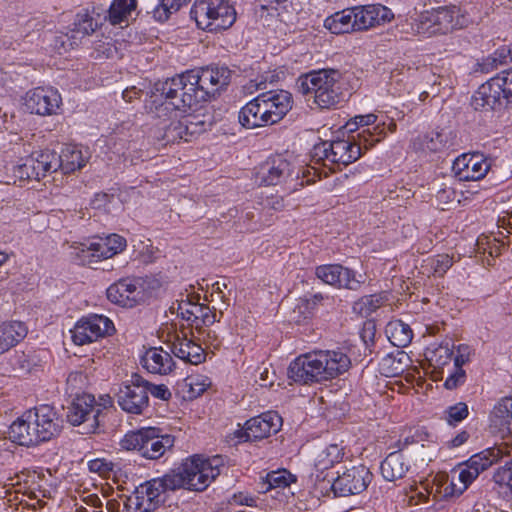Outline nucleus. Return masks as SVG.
Instances as JSON below:
<instances>
[{
	"label": "nucleus",
	"mask_w": 512,
	"mask_h": 512,
	"mask_svg": "<svg viewBox=\"0 0 512 512\" xmlns=\"http://www.w3.org/2000/svg\"><path fill=\"white\" fill-rule=\"evenodd\" d=\"M352 9L355 31L367 30L389 22L393 18L391 10L382 5H367Z\"/></svg>",
	"instance_id": "23"
},
{
	"label": "nucleus",
	"mask_w": 512,
	"mask_h": 512,
	"mask_svg": "<svg viewBox=\"0 0 512 512\" xmlns=\"http://www.w3.org/2000/svg\"><path fill=\"white\" fill-rule=\"evenodd\" d=\"M115 332L113 322L104 315L92 314L82 317L71 330L76 345H85Z\"/></svg>",
	"instance_id": "12"
},
{
	"label": "nucleus",
	"mask_w": 512,
	"mask_h": 512,
	"mask_svg": "<svg viewBox=\"0 0 512 512\" xmlns=\"http://www.w3.org/2000/svg\"><path fill=\"white\" fill-rule=\"evenodd\" d=\"M190 16L204 30L221 31L236 21V10L228 0H196Z\"/></svg>",
	"instance_id": "6"
},
{
	"label": "nucleus",
	"mask_w": 512,
	"mask_h": 512,
	"mask_svg": "<svg viewBox=\"0 0 512 512\" xmlns=\"http://www.w3.org/2000/svg\"><path fill=\"white\" fill-rule=\"evenodd\" d=\"M353 9H345L329 16L324 21V26L333 34H344L355 31L353 22Z\"/></svg>",
	"instance_id": "35"
},
{
	"label": "nucleus",
	"mask_w": 512,
	"mask_h": 512,
	"mask_svg": "<svg viewBox=\"0 0 512 512\" xmlns=\"http://www.w3.org/2000/svg\"><path fill=\"white\" fill-rule=\"evenodd\" d=\"M10 365L14 372H27L30 368V363L24 353H16L10 358Z\"/></svg>",
	"instance_id": "61"
},
{
	"label": "nucleus",
	"mask_w": 512,
	"mask_h": 512,
	"mask_svg": "<svg viewBox=\"0 0 512 512\" xmlns=\"http://www.w3.org/2000/svg\"><path fill=\"white\" fill-rule=\"evenodd\" d=\"M97 242L95 238L86 243H75L71 246V256L80 265H92L100 261L102 256L96 251Z\"/></svg>",
	"instance_id": "36"
},
{
	"label": "nucleus",
	"mask_w": 512,
	"mask_h": 512,
	"mask_svg": "<svg viewBox=\"0 0 512 512\" xmlns=\"http://www.w3.org/2000/svg\"><path fill=\"white\" fill-rule=\"evenodd\" d=\"M315 275L325 284L353 291L359 290L365 281L363 275L340 264L320 265L316 267Z\"/></svg>",
	"instance_id": "17"
},
{
	"label": "nucleus",
	"mask_w": 512,
	"mask_h": 512,
	"mask_svg": "<svg viewBox=\"0 0 512 512\" xmlns=\"http://www.w3.org/2000/svg\"><path fill=\"white\" fill-rule=\"evenodd\" d=\"M177 315L183 320L195 324L196 329L210 326L216 321V314L204 304L194 303L189 299L181 300L178 304Z\"/></svg>",
	"instance_id": "25"
},
{
	"label": "nucleus",
	"mask_w": 512,
	"mask_h": 512,
	"mask_svg": "<svg viewBox=\"0 0 512 512\" xmlns=\"http://www.w3.org/2000/svg\"><path fill=\"white\" fill-rule=\"evenodd\" d=\"M438 205H442L441 209H450L455 204L460 203L458 193L452 187H444L438 190L436 194Z\"/></svg>",
	"instance_id": "55"
},
{
	"label": "nucleus",
	"mask_w": 512,
	"mask_h": 512,
	"mask_svg": "<svg viewBox=\"0 0 512 512\" xmlns=\"http://www.w3.org/2000/svg\"><path fill=\"white\" fill-rule=\"evenodd\" d=\"M469 437L470 435L467 431H461L448 442V446L452 448L459 447L463 445L469 439Z\"/></svg>",
	"instance_id": "63"
},
{
	"label": "nucleus",
	"mask_w": 512,
	"mask_h": 512,
	"mask_svg": "<svg viewBox=\"0 0 512 512\" xmlns=\"http://www.w3.org/2000/svg\"><path fill=\"white\" fill-rule=\"evenodd\" d=\"M446 138L440 132H430L413 140V148L422 152H438L446 147Z\"/></svg>",
	"instance_id": "42"
},
{
	"label": "nucleus",
	"mask_w": 512,
	"mask_h": 512,
	"mask_svg": "<svg viewBox=\"0 0 512 512\" xmlns=\"http://www.w3.org/2000/svg\"><path fill=\"white\" fill-rule=\"evenodd\" d=\"M186 385L189 387V391L192 397L200 396L210 385L205 382H198L196 378L189 377L186 379Z\"/></svg>",
	"instance_id": "62"
},
{
	"label": "nucleus",
	"mask_w": 512,
	"mask_h": 512,
	"mask_svg": "<svg viewBox=\"0 0 512 512\" xmlns=\"http://www.w3.org/2000/svg\"><path fill=\"white\" fill-rule=\"evenodd\" d=\"M282 419L276 412H266L246 421L244 429L240 430L237 437L242 441H257L277 433Z\"/></svg>",
	"instance_id": "18"
},
{
	"label": "nucleus",
	"mask_w": 512,
	"mask_h": 512,
	"mask_svg": "<svg viewBox=\"0 0 512 512\" xmlns=\"http://www.w3.org/2000/svg\"><path fill=\"white\" fill-rule=\"evenodd\" d=\"M386 332L389 340L396 347H406L413 338V332L410 326L401 320H395L387 325Z\"/></svg>",
	"instance_id": "38"
},
{
	"label": "nucleus",
	"mask_w": 512,
	"mask_h": 512,
	"mask_svg": "<svg viewBox=\"0 0 512 512\" xmlns=\"http://www.w3.org/2000/svg\"><path fill=\"white\" fill-rule=\"evenodd\" d=\"M386 301L387 298L381 294L366 295L355 302L354 310L367 317L380 308Z\"/></svg>",
	"instance_id": "48"
},
{
	"label": "nucleus",
	"mask_w": 512,
	"mask_h": 512,
	"mask_svg": "<svg viewBox=\"0 0 512 512\" xmlns=\"http://www.w3.org/2000/svg\"><path fill=\"white\" fill-rule=\"evenodd\" d=\"M343 457L344 448L338 444H330L318 453L315 460V469L323 472L333 467L336 463L341 462Z\"/></svg>",
	"instance_id": "39"
},
{
	"label": "nucleus",
	"mask_w": 512,
	"mask_h": 512,
	"mask_svg": "<svg viewBox=\"0 0 512 512\" xmlns=\"http://www.w3.org/2000/svg\"><path fill=\"white\" fill-rule=\"evenodd\" d=\"M221 466L222 458L220 456L204 459L194 455L186 459L177 471L170 472V475H178L183 478L185 484L181 488L201 492L220 475Z\"/></svg>",
	"instance_id": "7"
},
{
	"label": "nucleus",
	"mask_w": 512,
	"mask_h": 512,
	"mask_svg": "<svg viewBox=\"0 0 512 512\" xmlns=\"http://www.w3.org/2000/svg\"><path fill=\"white\" fill-rule=\"evenodd\" d=\"M145 282L141 278H124L109 286L107 298L115 304L132 308L146 299Z\"/></svg>",
	"instance_id": "15"
},
{
	"label": "nucleus",
	"mask_w": 512,
	"mask_h": 512,
	"mask_svg": "<svg viewBox=\"0 0 512 512\" xmlns=\"http://www.w3.org/2000/svg\"><path fill=\"white\" fill-rule=\"evenodd\" d=\"M292 482H296V476L283 469L267 473L266 476L262 478V481L259 483V485L261 492L265 493L271 489H284L288 487Z\"/></svg>",
	"instance_id": "40"
},
{
	"label": "nucleus",
	"mask_w": 512,
	"mask_h": 512,
	"mask_svg": "<svg viewBox=\"0 0 512 512\" xmlns=\"http://www.w3.org/2000/svg\"><path fill=\"white\" fill-rule=\"evenodd\" d=\"M466 381V372L463 368H453L444 382V387L448 390H454L462 386Z\"/></svg>",
	"instance_id": "57"
},
{
	"label": "nucleus",
	"mask_w": 512,
	"mask_h": 512,
	"mask_svg": "<svg viewBox=\"0 0 512 512\" xmlns=\"http://www.w3.org/2000/svg\"><path fill=\"white\" fill-rule=\"evenodd\" d=\"M491 422L501 431L512 429V398L501 399L491 413Z\"/></svg>",
	"instance_id": "37"
},
{
	"label": "nucleus",
	"mask_w": 512,
	"mask_h": 512,
	"mask_svg": "<svg viewBox=\"0 0 512 512\" xmlns=\"http://www.w3.org/2000/svg\"><path fill=\"white\" fill-rule=\"evenodd\" d=\"M145 387H147V396L151 394L154 398L168 401L172 397V393L165 384H152L145 379Z\"/></svg>",
	"instance_id": "58"
},
{
	"label": "nucleus",
	"mask_w": 512,
	"mask_h": 512,
	"mask_svg": "<svg viewBox=\"0 0 512 512\" xmlns=\"http://www.w3.org/2000/svg\"><path fill=\"white\" fill-rule=\"evenodd\" d=\"M374 331H375V325L372 322L365 324L363 331L361 333V338L365 342L366 345H368L369 341L373 342Z\"/></svg>",
	"instance_id": "64"
},
{
	"label": "nucleus",
	"mask_w": 512,
	"mask_h": 512,
	"mask_svg": "<svg viewBox=\"0 0 512 512\" xmlns=\"http://www.w3.org/2000/svg\"><path fill=\"white\" fill-rule=\"evenodd\" d=\"M350 365V358L340 350H318L294 359L287 374L295 383L309 385L336 378L348 371Z\"/></svg>",
	"instance_id": "1"
},
{
	"label": "nucleus",
	"mask_w": 512,
	"mask_h": 512,
	"mask_svg": "<svg viewBox=\"0 0 512 512\" xmlns=\"http://www.w3.org/2000/svg\"><path fill=\"white\" fill-rule=\"evenodd\" d=\"M141 365L150 373L166 375L175 365L171 355L161 347H151L141 357Z\"/></svg>",
	"instance_id": "29"
},
{
	"label": "nucleus",
	"mask_w": 512,
	"mask_h": 512,
	"mask_svg": "<svg viewBox=\"0 0 512 512\" xmlns=\"http://www.w3.org/2000/svg\"><path fill=\"white\" fill-rule=\"evenodd\" d=\"M62 103L57 90L48 87H37L27 92L25 106L32 114L50 116L57 113Z\"/></svg>",
	"instance_id": "19"
},
{
	"label": "nucleus",
	"mask_w": 512,
	"mask_h": 512,
	"mask_svg": "<svg viewBox=\"0 0 512 512\" xmlns=\"http://www.w3.org/2000/svg\"><path fill=\"white\" fill-rule=\"evenodd\" d=\"M182 123L185 142L192 141L206 131L205 122L198 120L197 117H184Z\"/></svg>",
	"instance_id": "53"
},
{
	"label": "nucleus",
	"mask_w": 512,
	"mask_h": 512,
	"mask_svg": "<svg viewBox=\"0 0 512 512\" xmlns=\"http://www.w3.org/2000/svg\"><path fill=\"white\" fill-rule=\"evenodd\" d=\"M90 472L98 473L102 477H108L112 471L113 464L105 459H93L88 462Z\"/></svg>",
	"instance_id": "59"
},
{
	"label": "nucleus",
	"mask_w": 512,
	"mask_h": 512,
	"mask_svg": "<svg viewBox=\"0 0 512 512\" xmlns=\"http://www.w3.org/2000/svg\"><path fill=\"white\" fill-rule=\"evenodd\" d=\"M262 107L263 103L259 101L258 95L241 108L238 116L239 123L247 129L271 125L266 117L268 110Z\"/></svg>",
	"instance_id": "30"
},
{
	"label": "nucleus",
	"mask_w": 512,
	"mask_h": 512,
	"mask_svg": "<svg viewBox=\"0 0 512 512\" xmlns=\"http://www.w3.org/2000/svg\"><path fill=\"white\" fill-rule=\"evenodd\" d=\"M136 0H114L110 5L108 17L111 24L116 25L125 21L136 9Z\"/></svg>",
	"instance_id": "45"
},
{
	"label": "nucleus",
	"mask_w": 512,
	"mask_h": 512,
	"mask_svg": "<svg viewBox=\"0 0 512 512\" xmlns=\"http://www.w3.org/2000/svg\"><path fill=\"white\" fill-rule=\"evenodd\" d=\"M372 479L373 474L366 466H352L333 479L331 489L339 497L356 495L365 491Z\"/></svg>",
	"instance_id": "13"
},
{
	"label": "nucleus",
	"mask_w": 512,
	"mask_h": 512,
	"mask_svg": "<svg viewBox=\"0 0 512 512\" xmlns=\"http://www.w3.org/2000/svg\"><path fill=\"white\" fill-rule=\"evenodd\" d=\"M33 425L39 430L42 442L56 438L62 430L63 420L56 409L50 405H40L30 409Z\"/></svg>",
	"instance_id": "20"
},
{
	"label": "nucleus",
	"mask_w": 512,
	"mask_h": 512,
	"mask_svg": "<svg viewBox=\"0 0 512 512\" xmlns=\"http://www.w3.org/2000/svg\"><path fill=\"white\" fill-rule=\"evenodd\" d=\"M426 358L435 371L443 373V369L449 366L453 359V350L447 345H440L436 349L429 351Z\"/></svg>",
	"instance_id": "47"
},
{
	"label": "nucleus",
	"mask_w": 512,
	"mask_h": 512,
	"mask_svg": "<svg viewBox=\"0 0 512 512\" xmlns=\"http://www.w3.org/2000/svg\"><path fill=\"white\" fill-rule=\"evenodd\" d=\"M196 90L188 71L157 82L150 109L158 118L176 111L187 112L201 102Z\"/></svg>",
	"instance_id": "3"
},
{
	"label": "nucleus",
	"mask_w": 512,
	"mask_h": 512,
	"mask_svg": "<svg viewBox=\"0 0 512 512\" xmlns=\"http://www.w3.org/2000/svg\"><path fill=\"white\" fill-rule=\"evenodd\" d=\"M150 434V427L141 428L135 431H130L120 441L122 449L127 451H136L141 456L144 452V446L146 440H148Z\"/></svg>",
	"instance_id": "43"
},
{
	"label": "nucleus",
	"mask_w": 512,
	"mask_h": 512,
	"mask_svg": "<svg viewBox=\"0 0 512 512\" xmlns=\"http://www.w3.org/2000/svg\"><path fill=\"white\" fill-rule=\"evenodd\" d=\"M101 408L91 394L77 395L67 408V421L73 426L85 425L84 433H95L99 427Z\"/></svg>",
	"instance_id": "11"
},
{
	"label": "nucleus",
	"mask_w": 512,
	"mask_h": 512,
	"mask_svg": "<svg viewBox=\"0 0 512 512\" xmlns=\"http://www.w3.org/2000/svg\"><path fill=\"white\" fill-rule=\"evenodd\" d=\"M493 481L507 497L512 498V460L494 472Z\"/></svg>",
	"instance_id": "50"
},
{
	"label": "nucleus",
	"mask_w": 512,
	"mask_h": 512,
	"mask_svg": "<svg viewBox=\"0 0 512 512\" xmlns=\"http://www.w3.org/2000/svg\"><path fill=\"white\" fill-rule=\"evenodd\" d=\"M259 101H262L263 107L267 109L266 117L271 125L281 121L292 109L293 97L286 90L268 91L259 94Z\"/></svg>",
	"instance_id": "21"
},
{
	"label": "nucleus",
	"mask_w": 512,
	"mask_h": 512,
	"mask_svg": "<svg viewBox=\"0 0 512 512\" xmlns=\"http://www.w3.org/2000/svg\"><path fill=\"white\" fill-rule=\"evenodd\" d=\"M188 77L197 88L200 101L206 102L226 89L231 81L232 71L226 66L211 65L188 70Z\"/></svg>",
	"instance_id": "9"
},
{
	"label": "nucleus",
	"mask_w": 512,
	"mask_h": 512,
	"mask_svg": "<svg viewBox=\"0 0 512 512\" xmlns=\"http://www.w3.org/2000/svg\"><path fill=\"white\" fill-rule=\"evenodd\" d=\"M509 53L510 52L508 51L507 46L498 48L493 54L483 59V61L479 64L480 70L484 73H490L502 65H507L509 63Z\"/></svg>",
	"instance_id": "49"
},
{
	"label": "nucleus",
	"mask_w": 512,
	"mask_h": 512,
	"mask_svg": "<svg viewBox=\"0 0 512 512\" xmlns=\"http://www.w3.org/2000/svg\"><path fill=\"white\" fill-rule=\"evenodd\" d=\"M124 507L127 512H150L155 509L153 502L148 499V495L141 484L126 498Z\"/></svg>",
	"instance_id": "44"
},
{
	"label": "nucleus",
	"mask_w": 512,
	"mask_h": 512,
	"mask_svg": "<svg viewBox=\"0 0 512 512\" xmlns=\"http://www.w3.org/2000/svg\"><path fill=\"white\" fill-rule=\"evenodd\" d=\"M400 355L401 358H399V352H397L396 354H389L383 358L381 367L386 375L396 376L403 371L402 358H408V356L403 353H400Z\"/></svg>",
	"instance_id": "54"
},
{
	"label": "nucleus",
	"mask_w": 512,
	"mask_h": 512,
	"mask_svg": "<svg viewBox=\"0 0 512 512\" xmlns=\"http://www.w3.org/2000/svg\"><path fill=\"white\" fill-rule=\"evenodd\" d=\"M256 181L260 185L270 186L286 182L288 179L297 180L299 171L295 172L291 163L282 156L268 158L257 169Z\"/></svg>",
	"instance_id": "16"
},
{
	"label": "nucleus",
	"mask_w": 512,
	"mask_h": 512,
	"mask_svg": "<svg viewBox=\"0 0 512 512\" xmlns=\"http://www.w3.org/2000/svg\"><path fill=\"white\" fill-rule=\"evenodd\" d=\"M469 415V409L466 403L458 402L446 408L444 411V419L450 426H457Z\"/></svg>",
	"instance_id": "52"
},
{
	"label": "nucleus",
	"mask_w": 512,
	"mask_h": 512,
	"mask_svg": "<svg viewBox=\"0 0 512 512\" xmlns=\"http://www.w3.org/2000/svg\"><path fill=\"white\" fill-rule=\"evenodd\" d=\"M186 3L187 0H161L153 10V16L156 20L164 22Z\"/></svg>",
	"instance_id": "51"
},
{
	"label": "nucleus",
	"mask_w": 512,
	"mask_h": 512,
	"mask_svg": "<svg viewBox=\"0 0 512 512\" xmlns=\"http://www.w3.org/2000/svg\"><path fill=\"white\" fill-rule=\"evenodd\" d=\"M411 465L403 450L391 452L381 462V475L386 481L395 482L405 477Z\"/></svg>",
	"instance_id": "28"
},
{
	"label": "nucleus",
	"mask_w": 512,
	"mask_h": 512,
	"mask_svg": "<svg viewBox=\"0 0 512 512\" xmlns=\"http://www.w3.org/2000/svg\"><path fill=\"white\" fill-rule=\"evenodd\" d=\"M97 245L96 251L100 252L103 259L110 258L126 247V239L118 234H111L104 238H95Z\"/></svg>",
	"instance_id": "41"
},
{
	"label": "nucleus",
	"mask_w": 512,
	"mask_h": 512,
	"mask_svg": "<svg viewBox=\"0 0 512 512\" xmlns=\"http://www.w3.org/2000/svg\"><path fill=\"white\" fill-rule=\"evenodd\" d=\"M184 484L185 482L181 476L167 473L163 477L153 478L141 485L156 509L164 502V494L167 491L181 489Z\"/></svg>",
	"instance_id": "24"
},
{
	"label": "nucleus",
	"mask_w": 512,
	"mask_h": 512,
	"mask_svg": "<svg viewBox=\"0 0 512 512\" xmlns=\"http://www.w3.org/2000/svg\"><path fill=\"white\" fill-rule=\"evenodd\" d=\"M160 430L150 427V434L142 457L149 460H157L162 457L168 449L174 446V437L168 434H159Z\"/></svg>",
	"instance_id": "32"
},
{
	"label": "nucleus",
	"mask_w": 512,
	"mask_h": 512,
	"mask_svg": "<svg viewBox=\"0 0 512 512\" xmlns=\"http://www.w3.org/2000/svg\"><path fill=\"white\" fill-rule=\"evenodd\" d=\"M31 417L32 414L28 410L10 425L8 431L10 441L25 447H34L43 443Z\"/></svg>",
	"instance_id": "22"
},
{
	"label": "nucleus",
	"mask_w": 512,
	"mask_h": 512,
	"mask_svg": "<svg viewBox=\"0 0 512 512\" xmlns=\"http://www.w3.org/2000/svg\"><path fill=\"white\" fill-rule=\"evenodd\" d=\"M145 379L138 373H133L129 380L125 381L116 394L117 404L129 414H142L149 406V396Z\"/></svg>",
	"instance_id": "10"
},
{
	"label": "nucleus",
	"mask_w": 512,
	"mask_h": 512,
	"mask_svg": "<svg viewBox=\"0 0 512 512\" xmlns=\"http://www.w3.org/2000/svg\"><path fill=\"white\" fill-rule=\"evenodd\" d=\"M451 266L452 258L447 254L438 255L432 261V268L438 276H443Z\"/></svg>",
	"instance_id": "60"
},
{
	"label": "nucleus",
	"mask_w": 512,
	"mask_h": 512,
	"mask_svg": "<svg viewBox=\"0 0 512 512\" xmlns=\"http://www.w3.org/2000/svg\"><path fill=\"white\" fill-rule=\"evenodd\" d=\"M489 170V165L479 156L466 155L458 157L453 163V171L461 181H476L482 179Z\"/></svg>",
	"instance_id": "27"
},
{
	"label": "nucleus",
	"mask_w": 512,
	"mask_h": 512,
	"mask_svg": "<svg viewBox=\"0 0 512 512\" xmlns=\"http://www.w3.org/2000/svg\"><path fill=\"white\" fill-rule=\"evenodd\" d=\"M57 163L55 151L49 149L34 151L17 166L15 173L21 179L40 180L48 173L56 172Z\"/></svg>",
	"instance_id": "14"
},
{
	"label": "nucleus",
	"mask_w": 512,
	"mask_h": 512,
	"mask_svg": "<svg viewBox=\"0 0 512 512\" xmlns=\"http://www.w3.org/2000/svg\"><path fill=\"white\" fill-rule=\"evenodd\" d=\"M377 121V116L375 114H366V115H357L354 117L352 121H349L346 124V127L350 132L358 129L359 127H366L365 129H370L373 131V126L370 128L369 126L374 125Z\"/></svg>",
	"instance_id": "56"
},
{
	"label": "nucleus",
	"mask_w": 512,
	"mask_h": 512,
	"mask_svg": "<svg viewBox=\"0 0 512 512\" xmlns=\"http://www.w3.org/2000/svg\"><path fill=\"white\" fill-rule=\"evenodd\" d=\"M173 354L185 363L198 365L205 361L206 353L200 344L187 338H179L172 344Z\"/></svg>",
	"instance_id": "31"
},
{
	"label": "nucleus",
	"mask_w": 512,
	"mask_h": 512,
	"mask_svg": "<svg viewBox=\"0 0 512 512\" xmlns=\"http://www.w3.org/2000/svg\"><path fill=\"white\" fill-rule=\"evenodd\" d=\"M507 455H509V450L506 443L489 447L472 455L463 464L465 467L453 472L451 482L445 488L446 492L452 496H460L481 472Z\"/></svg>",
	"instance_id": "5"
},
{
	"label": "nucleus",
	"mask_w": 512,
	"mask_h": 512,
	"mask_svg": "<svg viewBox=\"0 0 512 512\" xmlns=\"http://www.w3.org/2000/svg\"><path fill=\"white\" fill-rule=\"evenodd\" d=\"M57 162V170L61 169L64 174H69L85 166L86 158L79 148L70 145L57 154Z\"/></svg>",
	"instance_id": "34"
},
{
	"label": "nucleus",
	"mask_w": 512,
	"mask_h": 512,
	"mask_svg": "<svg viewBox=\"0 0 512 512\" xmlns=\"http://www.w3.org/2000/svg\"><path fill=\"white\" fill-rule=\"evenodd\" d=\"M512 103V67L501 71L482 84L471 99L474 110L493 111L502 106V101Z\"/></svg>",
	"instance_id": "8"
},
{
	"label": "nucleus",
	"mask_w": 512,
	"mask_h": 512,
	"mask_svg": "<svg viewBox=\"0 0 512 512\" xmlns=\"http://www.w3.org/2000/svg\"><path fill=\"white\" fill-rule=\"evenodd\" d=\"M340 77V72L335 69L314 70L299 77L297 88L307 101L313 100L320 109H330L340 102L342 96Z\"/></svg>",
	"instance_id": "4"
},
{
	"label": "nucleus",
	"mask_w": 512,
	"mask_h": 512,
	"mask_svg": "<svg viewBox=\"0 0 512 512\" xmlns=\"http://www.w3.org/2000/svg\"><path fill=\"white\" fill-rule=\"evenodd\" d=\"M25 323L20 321L3 322L0 324V355L16 346L27 335Z\"/></svg>",
	"instance_id": "33"
},
{
	"label": "nucleus",
	"mask_w": 512,
	"mask_h": 512,
	"mask_svg": "<svg viewBox=\"0 0 512 512\" xmlns=\"http://www.w3.org/2000/svg\"><path fill=\"white\" fill-rule=\"evenodd\" d=\"M157 138L161 139L165 145L184 140L182 119L171 120L169 124L163 123L158 128Z\"/></svg>",
	"instance_id": "46"
},
{
	"label": "nucleus",
	"mask_w": 512,
	"mask_h": 512,
	"mask_svg": "<svg viewBox=\"0 0 512 512\" xmlns=\"http://www.w3.org/2000/svg\"><path fill=\"white\" fill-rule=\"evenodd\" d=\"M386 136L385 123H378L373 128L363 129L357 134V140L354 136L347 139H337L333 141H322L313 147L312 157L316 162L326 161L331 164L348 165L360 158L362 148L370 149L376 143L380 142Z\"/></svg>",
	"instance_id": "2"
},
{
	"label": "nucleus",
	"mask_w": 512,
	"mask_h": 512,
	"mask_svg": "<svg viewBox=\"0 0 512 512\" xmlns=\"http://www.w3.org/2000/svg\"><path fill=\"white\" fill-rule=\"evenodd\" d=\"M97 28L98 22L87 10L78 12L68 32L62 37L66 38V40H62V46L65 45L66 41L69 42L68 45L71 48L78 46L84 38L92 35Z\"/></svg>",
	"instance_id": "26"
}]
</instances>
